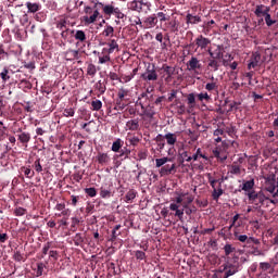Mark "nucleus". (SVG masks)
I'll list each match as a JSON object with an SVG mask.
<instances>
[{"label":"nucleus","mask_w":278,"mask_h":278,"mask_svg":"<svg viewBox=\"0 0 278 278\" xmlns=\"http://www.w3.org/2000/svg\"><path fill=\"white\" fill-rule=\"evenodd\" d=\"M176 194V203H170L169 210L175 212L174 216H177V218L181 220V218H184V208L188 207V205L194 201V197L190 195L188 192H177ZM181 203L184 208H179Z\"/></svg>","instance_id":"nucleus-1"},{"label":"nucleus","mask_w":278,"mask_h":278,"mask_svg":"<svg viewBox=\"0 0 278 278\" xmlns=\"http://www.w3.org/2000/svg\"><path fill=\"white\" fill-rule=\"evenodd\" d=\"M207 53L211 59L218 60L223 66H227L233 60L230 53L225 54V47L220 45H214L208 48Z\"/></svg>","instance_id":"nucleus-2"},{"label":"nucleus","mask_w":278,"mask_h":278,"mask_svg":"<svg viewBox=\"0 0 278 278\" xmlns=\"http://www.w3.org/2000/svg\"><path fill=\"white\" fill-rule=\"evenodd\" d=\"M187 71H189V73H193V75H202L203 64L201 63V60L197 56H191L187 62Z\"/></svg>","instance_id":"nucleus-3"},{"label":"nucleus","mask_w":278,"mask_h":278,"mask_svg":"<svg viewBox=\"0 0 278 278\" xmlns=\"http://www.w3.org/2000/svg\"><path fill=\"white\" fill-rule=\"evenodd\" d=\"M277 188V178L275 175H269L265 178V190L269 192V194H273Z\"/></svg>","instance_id":"nucleus-4"},{"label":"nucleus","mask_w":278,"mask_h":278,"mask_svg":"<svg viewBox=\"0 0 278 278\" xmlns=\"http://www.w3.org/2000/svg\"><path fill=\"white\" fill-rule=\"evenodd\" d=\"M63 55H64V60H66V62H73V61L79 60V58H81V52L79 50L68 49L63 53Z\"/></svg>","instance_id":"nucleus-5"},{"label":"nucleus","mask_w":278,"mask_h":278,"mask_svg":"<svg viewBox=\"0 0 278 278\" xmlns=\"http://www.w3.org/2000/svg\"><path fill=\"white\" fill-rule=\"evenodd\" d=\"M223 275L226 277L233 276L235 274L239 273V267L237 265H232L230 263L226 264L223 268Z\"/></svg>","instance_id":"nucleus-6"},{"label":"nucleus","mask_w":278,"mask_h":278,"mask_svg":"<svg viewBox=\"0 0 278 278\" xmlns=\"http://www.w3.org/2000/svg\"><path fill=\"white\" fill-rule=\"evenodd\" d=\"M93 53H98V64H108V62H112V58L110 56V52H104L102 49L101 52L93 51Z\"/></svg>","instance_id":"nucleus-7"},{"label":"nucleus","mask_w":278,"mask_h":278,"mask_svg":"<svg viewBox=\"0 0 278 278\" xmlns=\"http://www.w3.org/2000/svg\"><path fill=\"white\" fill-rule=\"evenodd\" d=\"M141 77L144 81H157V72L155 70H147Z\"/></svg>","instance_id":"nucleus-8"},{"label":"nucleus","mask_w":278,"mask_h":278,"mask_svg":"<svg viewBox=\"0 0 278 278\" xmlns=\"http://www.w3.org/2000/svg\"><path fill=\"white\" fill-rule=\"evenodd\" d=\"M212 41L208 38L203 37V35H200L197 39H195V45L199 49H207V46L211 43Z\"/></svg>","instance_id":"nucleus-9"},{"label":"nucleus","mask_w":278,"mask_h":278,"mask_svg":"<svg viewBox=\"0 0 278 278\" xmlns=\"http://www.w3.org/2000/svg\"><path fill=\"white\" fill-rule=\"evenodd\" d=\"M144 5V2L141 0H132L128 3L129 10H132L134 12H142V7Z\"/></svg>","instance_id":"nucleus-10"},{"label":"nucleus","mask_w":278,"mask_h":278,"mask_svg":"<svg viewBox=\"0 0 278 278\" xmlns=\"http://www.w3.org/2000/svg\"><path fill=\"white\" fill-rule=\"evenodd\" d=\"M100 197L101 199H110L111 197H114V194L112 193V185H110L109 187H105V185H103L100 188Z\"/></svg>","instance_id":"nucleus-11"},{"label":"nucleus","mask_w":278,"mask_h":278,"mask_svg":"<svg viewBox=\"0 0 278 278\" xmlns=\"http://www.w3.org/2000/svg\"><path fill=\"white\" fill-rule=\"evenodd\" d=\"M106 46L109 48H102L104 50V53H114V51H118V42H116L115 39L110 40Z\"/></svg>","instance_id":"nucleus-12"},{"label":"nucleus","mask_w":278,"mask_h":278,"mask_svg":"<svg viewBox=\"0 0 278 278\" xmlns=\"http://www.w3.org/2000/svg\"><path fill=\"white\" fill-rule=\"evenodd\" d=\"M268 12H270V8L260 4L256 7L254 14L260 18L262 16H266Z\"/></svg>","instance_id":"nucleus-13"},{"label":"nucleus","mask_w":278,"mask_h":278,"mask_svg":"<svg viewBox=\"0 0 278 278\" xmlns=\"http://www.w3.org/2000/svg\"><path fill=\"white\" fill-rule=\"evenodd\" d=\"M220 64H223L218 59H210L207 63L208 71H213L216 73L220 68Z\"/></svg>","instance_id":"nucleus-14"},{"label":"nucleus","mask_w":278,"mask_h":278,"mask_svg":"<svg viewBox=\"0 0 278 278\" xmlns=\"http://www.w3.org/2000/svg\"><path fill=\"white\" fill-rule=\"evenodd\" d=\"M175 168H176L175 164L165 165V166L161 167V169H160L161 177H166L168 175H173V172L175 170Z\"/></svg>","instance_id":"nucleus-15"},{"label":"nucleus","mask_w":278,"mask_h":278,"mask_svg":"<svg viewBox=\"0 0 278 278\" xmlns=\"http://www.w3.org/2000/svg\"><path fill=\"white\" fill-rule=\"evenodd\" d=\"M99 18V10L93 11L92 15L83 17L85 25H92Z\"/></svg>","instance_id":"nucleus-16"},{"label":"nucleus","mask_w":278,"mask_h":278,"mask_svg":"<svg viewBox=\"0 0 278 278\" xmlns=\"http://www.w3.org/2000/svg\"><path fill=\"white\" fill-rule=\"evenodd\" d=\"M98 163L102 166L105 164H110V155L108 153L99 152L97 155Z\"/></svg>","instance_id":"nucleus-17"},{"label":"nucleus","mask_w":278,"mask_h":278,"mask_svg":"<svg viewBox=\"0 0 278 278\" xmlns=\"http://www.w3.org/2000/svg\"><path fill=\"white\" fill-rule=\"evenodd\" d=\"M242 250H236L235 248H232V245H224V253L226 255H230L231 253H235V257H237L238 255L242 254Z\"/></svg>","instance_id":"nucleus-18"},{"label":"nucleus","mask_w":278,"mask_h":278,"mask_svg":"<svg viewBox=\"0 0 278 278\" xmlns=\"http://www.w3.org/2000/svg\"><path fill=\"white\" fill-rule=\"evenodd\" d=\"M186 18H187L188 25H197V23H201V16H199V15H192V14L188 13Z\"/></svg>","instance_id":"nucleus-19"},{"label":"nucleus","mask_w":278,"mask_h":278,"mask_svg":"<svg viewBox=\"0 0 278 278\" xmlns=\"http://www.w3.org/2000/svg\"><path fill=\"white\" fill-rule=\"evenodd\" d=\"M255 187V179L247 180L243 182L241 190L244 192H251Z\"/></svg>","instance_id":"nucleus-20"},{"label":"nucleus","mask_w":278,"mask_h":278,"mask_svg":"<svg viewBox=\"0 0 278 278\" xmlns=\"http://www.w3.org/2000/svg\"><path fill=\"white\" fill-rule=\"evenodd\" d=\"M26 8L30 14H36L40 10V3L26 2Z\"/></svg>","instance_id":"nucleus-21"},{"label":"nucleus","mask_w":278,"mask_h":278,"mask_svg":"<svg viewBox=\"0 0 278 278\" xmlns=\"http://www.w3.org/2000/svg\"><path fill=\"white\" fill-rule=\"evenodd\" d=\"M18 140L24 147H27V143L31 140V135L29 132H22L18 135Z\"/></svg>","instance_id":"nucleus-22"},{"label":"nucleus","mask_w":278,"mask_h":278,"mask_svg":"<svg viewBox=\"0 0 278 278\" xmlns=\"http://www.w3.org/2000/svg\"><path fill=\"white\" fill-rule=\"evenodd\" d=\"M126 126L130 131H138L140 124H139L138 119H130L127 122Z\"/></svg>","instance_id":"nucleus-23"},{"label":"nucleus","mask_w":278,"mask_h":278,"mask_svg":"<svg viewBox=\"0 0 278 278\" xmlns=\"http://www.w3.org/2000/svg\"><path fill=\"white\" fill-rule=\"evenodd\" d=\"M165 140H167V144H169L170 147L175 146V143L177 142V135L173 134V132H168L164 136Z\"/></svg>","instance_id":"nucleus-24"},{"label":"nucleus","mask_w":278,"mask_h":278,"mask_svg":"<svg viewBox=\"0 0 278 278\" xmlns=\"http://www.w3.org/2000/svg\"><path fill=\"white\" fill-rule=\"evenodd\" d=\"M167 162H173V159H170L168 156L156 159L155 166H156V168H162V167H164V164H166Z\"/></svg>","instance_id":"nucleus-25"},{"label":"nucleus","mask_w":278,"mask_h":278,"mask_svg":"<svg viewBox=\"0 0 278 278\" xmlns=\"http://www.w3.org/2000/svg\"><path fill=\"white\" fill-rule=\"evenodd\" d=\"M99 5H101L103 8V12L108 16H111V14H114V10H116V8H114V5H112V4L103 5V3L100 2Z\"/></svg>","instance_id":"nucleus-26"},{"label":"nucleus","mask_w":278,"mask_h":278,"mask_svg":"<svg viewBox=\"0 0 278 278\" xmlns=\"http://www.w3.org/2000/svg\"><path fill=\"white\" fill-rule=\"evenodd\" d=\"M74 38L79 42H86V33L84 30H76Z\"/></svg>","instance_id":"nucleus-27"},{"label":"nucleus","mask_w":278,"mask_h":278,"mask_svg":"<svg viewBox=\"0 0 278 278\" xmlns=\"http://www.w3.org/2000/svg\"><path fill=\"white\" fill-rule=\"evenodd\" d=\"M0 77L3 84H5V81H10V70H8V67H4L0 73Z\"/></svg>","instance_id":"nucleus-28"},{"label":"nucleus","mask_w":278,"mask_h":278,"mask_svg":"<svg viewBox=\"0 0 278 278\" xmlns=\"http://www.w3.org/2000/svg\"><path fill=\"white\" fill-rule=\"evenodd\" d=\"M101 108H103V102H101V100H93L91 102V110L93 112H99V110H101Z\"/></svg>","instance_id":"nucleus-29"},{"label":"nucleus","mask_w":278,"mask_h":278,"mask_svg":"<svg viewBox=\"0 0 278 278\" xmlns=\"http://www.w3.org/2000/svg\"><path fill=\"white\" fill-rule=\"evenodd\" d=\"M122 147H123V141L121 139H116V141L113 142L111 149L114 153H118Z\"/></svg>","instance_id":"nucleus-30"},{"label":"nucleus","mask_w":278,"mask_h":278,"mask_svg":"<svg viewBox=\"0 0 278 278\" xmlns=\"http://www.w3.org/2000/svg\"><path fill=\"white\" fill-rule=\"evenodd\" d=\"M103 36L106 38H112V36H114V27L106 25L103 30Z\"/></svg>","instance_id":"nucleus-31"},{"label":"nucleus","mask_w":278,"mask_h":278,"mask_svg":"<svg viewBox=\"0 0 278 278\" xmlns=\"http://www.w3.org/2000/svg\"><path fill=\"white\" fill-rule=\"evenodd\" d=\"M144 26L147 27V29H151V27H155V17L153 16L147 17L144 21Z\"/></svg>","instance_id":"nucleus-32"},{"label":"nucleus","mask_w":278,"mask_h":278,"mask_svg":"<svg viewBox=\"0 0 278 278\" xmlns=\"http://www.w3.org/2000/svg\"><path fill=\"white\" fill-rule=\"evenodd\" d=\"M258 269L263 273L271 271V264L270 263H258Z\"/></svg>","instance_id":"nucleus-33"},{"label":"nucleus","mask_w":278,"mask_h":278,"mask_svg":"<svg viewBox=\"0 0 278 278\" xmlns=\"http://www.w3.org/2000/svg\"><path fill=\"white\" fill-rule=\"evenodd\" d=\"M180 157L182 160L181 162H192V155H190V153L186 150L180 152Z\"/></svg>","instance_id":"nucleus-34"},{"label":"nucleus","mask_w":278,"mask_h":278,"mask_svg":"<svg viewBox=\"0 0 278 278\" xmlns=\"http://www.w3.org/2000/svg\"><path fill=\"white\" fill-rule=\"evenodd\" d=\"M87 74L90 75V77H94L97 75V66H94V64L90 63L87 66Z\"/></svg>","instance_id":"nucleus-35"},{"label":"nucleus","mask_w":278,"mask_h":278,"mask_svg":"<svg viewBox=\"0 0 278 278\" xmlns=\"http://www.w3.org/2000/svg\"><path fill=\"white\" fill-rule=\"evenodd\" d=\"M229 173L231 175H241L242 170L240 169V165H236V164L231 165Z\"/></svg>","instance_id":"nucleus-36"},{"label":"nucleus","mask_w":278,"mask_h":278,"mask_svg":"<svg viewBox=\"0 0 278 278\" xmlns=\"http://www.w3.org/2000/svg\"><path fill=\"white\" fill-rule=\"evenodd\" d=\"M14 261H16V262H25L26 261V256L24 254H22L21 251H16V252H14Z\"/></svg>","instance_id":"nucleus-37"},{"label":"nucleus","mask_w":278,"mask_h":278,"mask_svg":"<svg viewBox=\"0 0 278 278\" xmlns=\"http://www.w3.org/2000/svg\"><path fill=\"white\" fill-rule=\"evenodd\" d=\"M136 73H138L137 68L134 70V74L122 76L124 84L131 81L134 79V75H136Z\"/></svg>","instance_id":"nucleus-38"},{"label":"nucleus","mask_w":278,"mask_h":278,"mask_svg":"<svg viewBox=\"0 0 278 278\" xmlns=\"http://www.w3.org/2000/svg\"><path fill=\"white\" fill-rule=\"evenodd\" d=\"M188 105H191V108H194V103H197V98L194 97V93H189L187 97Z\"/></svg>","instance_id":"nucleus-39"},{"label":"nucleus","mask_w":278,"mask_h":278,"mask_svg":"<svg viewBox=\"0 0 278 278\" xmlns=\"http://www.w3.org/2000/svg\"><path fill=\"white\" fill-rule=\"evenodd\" d=\"M126 203H129L130 201H134L136 199V192L134 190H130L125 195Z\"/></svg>","instance_id":"nucleus-40"},{"label":"nucleus","mask_w":278,"mask_h":278,"mask_svg":"<svg viewBox=\"0 0 278 278\" xmlns=\"http://www.w3.org/2000/svg\"><path fill=\"white\" fill-rule=\"evenodd\" d=\"M260 193H256L254 190L248 191V199L249 201L255 202L257 201V197Z\"/></svg>","instance_id":"nucleus-41"},{"label":"nucleus","mask_w":278,"mask_h":278,"mask_svg":"<svg viewBox=\"0 0 278 278\" xmlns=\"http://www.w3.org/2000/svg\"><path fill=\"white\" fill-rule=\"evenodd\" d=\"M217 88H218V85L214 81L207 83L205 85V90H207L208 92H212V90H216Z\"/></svg>","instance_id":"nucleus-42"},{"label":"nucleus","mask_w":278,"mask_h":278,"mask_svg":"<svg viewBox=\"0 0 278 278\" xmlns=\"http://www.w3.org/2000/svg\"><path fill=\"white\" fill-rule=\"evenodd\" d=\"M127 93H128V91L126 89L121 88L117 93V97L119 99V100H117V103H121V100L125 99V97H127Z\"/></svg>","instance_id":"nucleus-43"},{"label":"nucleus","mask_w":278,"mask_h":278,"mask_svg":"<svg viewBox=\"0 0 278 278\" xmlns=\"http://www.w3.org/2000/svg\"><path fill=\"white\" fill-rule=\"evenodd\" d=\"M86 194H88V197L94 198L97 197V189L91 187V188H86L85 189Z\"/></svg>","instance_id":"nucleus-44"},{"label":"nucleus","mask_w":278,"mask_h":278,"mask_svg":"<svg viewBox=\"0 0 278 278\" xmlns=\"http://www.w3.org/2000/svg\"><path fill=\"white\" fill-rule=\"evenodd\" d=\"M20 88H27V90H31V83H29V80H21L20 83Z\"/></svg>","instance_id":"nucleus-45"},{"label":"nucleus","mask_w":278,"mask_h":278,"mask_svg":"<svg viewBox=\"0 0 278 278\" xmlns=\"http://www.w3.org/2000/svg\"><path fill=\"white\" fill-rule=\"evenodd\" d=\"M235 238L239 240V242H247V240H249L247 235H239L238 232H235Z\"/></svg>","instance_id":"nucleus-46"},{"label":"nucleus","mask_w":278,"mask_h":278,"mask_svg":"<svg viewBox=\"0 0 278 278\" xmlns=\"http://www.w3.org/2000/svg\"><path fill=\"white\" fill-rule=\"evenodd\" d=\"M265 23H266L267 27H271V25H275V23H277V21H273L270 18V13H267L265 15Z\"/></svg>","instance_id":"nucleus-47"},{"label":"nucleus","mask_w":278,"mask_h":278,"mask_svg":"<svg viewBox=\"0 0 278 278\" xmlns=\"http://www.w3.org/2000/svg\"><path fill=\"white\" fill-rule=\"evenodd\" d=\"M199 101H210V94L207 92H201L198 94Z\"/></svg>","instance_id":"nucleus-48"},{"label":"nucleus","mask_w":278,"mask_h":278,"mask_svg":"<svg viewBox=\"0 0 278 278\" xmlns=\"http://www.w3.org/2000/svg\"><path fill=\"white\" fill-rule=\"evenodd\" d=\"M135 257L137 261H144L146 254L143 251H135Z\"/></svg>","instance_id":"nucleus-49"},{"label":"nucleus","mask_w":278,"mask_h":278,"mask_svg":"<svg viewBox=\"0 0 278 278\" xmlns=\"http://www.w3.org/2000/svg\"><path fill=\"white\" fill-rule=\"evenodd\" d=\"M121 227H122L121 224H118L113 228L112 230L113 238H118V236H121V231H118Z\"/></svg>","instance_id":"nucleus-50"},{"label":"nucleus","mask_w":278,"mask_h":278,"mask_svg":"<svg viewBox=\"0 0 278 278\" xmlns=\"http://www.w3.org/2000/svg\"><path fill=\"white\" fill-rule=\"evenodd\" d=\"M121 227H122L121 224H118L113 228L112 230L113 238H118V236H121V231H118Z\"/></svg>","instance_id":"nucleus-51"},{"label":"nucleus","mask_w":278,"mask_h":278,"mask_svg":"<svg viewBox=\"0 0 278 278\" xmlns=\"http://www.w3.org/2000/svg\"><path fill=\"white\" fill-rule=\"evenodd\" d=\"M63 115L66 117L75 116V109H73V108L65 109L63 112Z\"/></svg>","instance_id":"nucleus-52"},{"label":"nucleus","mask_w":278,"mask_h":278,"mask_svg":"<svg viewBox=\"0 0 278 278\" xmlns=\"http://www.w3.org/2000/svg\"><path fill=\"white\" fill-rule=\"evenodd\" d=\"M27 210H25L24 207H17L14 211L15 216H25Z\"/></svg>","instance_id":"nucleus-53"},{"label":"nucleus","mask_w":278,"mask_h":278,"mask_svg":"<svg viewBox=\"0 0 278 278\" xmlns=\"http://www.w3.org/2000/svg\"><path fill=\"white\" fill-rule=\"evenodd\" d=\"M220 197H223V190L219 188V189H214L213 191V199H220Z\"/></svg>","instance_id":"nucleus-54"},{"label":"nucleus","mask_w":278,"mask_h":278,"mask_svg":"<svg viewBox=\"0 0 278 278\" xmlns=\"http://www.w3.org/2000/svg\"><path fill=\"white\" fill-rule=\"evenodd\" d=\"M113 14H115L116 18H125V13L121 12V9L118 8H115Z\"/></svg>","instance_id":"nucleus-55"},{"label":"nucleus","mask_w":278,"mask_h":278,"mask_svg":"<svg viewBox=\"0 0 278 278\" xmlns=\"http://www.w3.org/2000/svg\"><path fill=\"white\" fill-rule=\"evenodd\" d=\"M203 152L201 151V148H198L195 153L191 156V159L193 160V162H197L199 160V157H201V154Z\"/></svg>","instance_id":"nucleus-56"},{"label":"nucleus","mask_w":278,"mask_h":278,"mask_svg":"<svg viewBox=\"0 0 278 278\" xmlns=\"http://www.w3.org/2000/svg\"><path fill=\"white\" fill-rule=\"evenodd\" d=\"M262 60V56L260 53L255 52L251 59V62H254L255 64H260V61Z\"/></svg>","instance_id":"nucleus-57"},{"label":"nucleus","mask_w":278,"mask_h":278,"mask_svg":"<svg viewBox=\"0 0 278 278\" xmlns=\"http://www.w3.org/2000/svg\"><path fill=\"white\" fill-rule=\"evenodd\" d=\"M177 112H178V114H186V104L179 103L177 105Z\"/></svg>","instance_id":"nucleus-58"},{"label":"nucleus","mask_w":278,"mask_h":278,"mask_svg":"<svg viewBox=\"0 0 278 278\" xmlns=\"http://www.w3.org/2000/svg\"><path fill=\"white\" fill-rule=\"evenodd\" d=\"M271 194L274 200H270V203H278V188H276Z\"/></svg>","instance_id":"nucleus-59"},{"label":"nucleus","mask_w":278,"mask_h":278,"mask_svg":"<svg viewBox=\"0 0 278 278\" xmlns=\"http://www.w3.org/2000/svg\"><path fill=\"white\" fill-rule=\"evenodd\" d=\"M45 268V264L38 263L37 264V277L42 276V269Z\"/></svg>","instance_id":"nucleus-60"},{"label":"nucleus","mask_w":278,"mask_h":278,"mask_svg":"<svg viewBox=\"0 0 278 278\" xmlns=\"http://www.w3.org/2000/svg\"><path fill=\"white\" fill-rule=\"evenodd\" d=\"M230 276H226L223 274V271H216L214 275H212V278H229Z\"/></svg>","instance_id":"nucleus-61"},{"label":"nucleus","mask_w":278,"mask_h":278,"mask_svg":"<svg viewBox=\"0 0 278 278\" xmlns=\"http://www.w3.org/2000/svg\"><path fill=\"white\" fill-rule=\"evenodd\" d=\"M24 68H28L29 71H34V68H36V63L35 62L25 63Z\"/></svg>","instance_id":"nucleus-62"},{"label":"nucleus","mask_w":278,"mask_h":278,"mask_svg":"<svg viewBox=\"0 0 278 278\" xmlns=\"http://www.w3.org/2000/svg\"><path fill=\"white\" fill-rule=\"evenodd\" d=\"M24 175H26L29 179L34 177V172L29 167L24 168Z\"/></svg>","instance_id":"nucleus-63"},{"label":"nucleus","mask_w":278,"mask_h":278,"mask_svg":"<svg viewBox=\"0 0 278 278\" xmlns=\"http://www.w3.org/2000/svg\"><path fill=\"white\" fill-rule=\"evenodd\" d=\"M35 170L37 173H42V165L40 164V161L35 162Z\"/></svg>","instance_id":"nucleus-64"}]
</instances>
